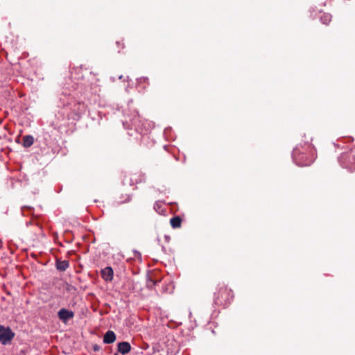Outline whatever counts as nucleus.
Segmentation results:
<instances>
[{
    "mask_svg": "<svg viewBox=\"0 0 355 355\" xmlns=\"http://www.w3.org/2000/svg\"><path fill=\"white\" fill-rule=\"evenodd\" d=\"M311 149V146H307L306 149H300L299 147H296L293 149L292 153V157L294 162L300 166H309L313 162V159L309 157L306 152Z\"/></svg>",
    "mask_w": 355,
    "mask_h": 355,
    "instance_id": "nucleus-1",
    "label": "nucleus"
},
{
    "mask_svg": "<svg viewBox=\"0 0 355 355\" xmlns=\"http://www.w3.org/2000/svg\"><path fill=\"white\" fill-rule=\"evenodd\" d=\"M232 298V291L229 289L227 286H222L220 288L218 293L214 294V304L225 306L230 303Z\"/></svg>",
    "mask_w": 355,
    "mask_h": 355,
    "instance_id": "nucleus-2",
    "label": "nucleus"
},
{
    "mask_svg": "<svg viewBox=\"0 0 355 355\" xmlns=\"http://www.w3.org/2000/svg\"><path fill=\"white\" fill-rule=\"evenodd\" d=\"M338 162L343 168L349 171L355 170V153L352 151L345 152L338 157Z\"/></svg>",
    "mask_w": 355,
    "mask_h": 355,
    "instance_id": "nucleus-3",
    "label": "nucleus"
},
{
    "mask_svg": "<svg viewBox=\"0 0 355 355\" xmlns=\"http://www.w3.org/2000/svg\"><path fill=\"white\" fill-rule=\"evenodd\" d=\"M15 337V333L10 327H5L0 325V343L2 345H8Z\"/></svg>",
    "mask_w": 355,
    "mask_h": 355,
    "instance_id": "nucleus-4",
    "label": "nucleus"
},
{
    "mask_svg": "<svg viewBox=\"0 0 355 355\" xmlns=\"http://www.w3.org/2000/svg\"><path fill=\"white\" fill-rule=\"evenodd\" d=\"M59 319L64 323H67L70 319L74 317V313L72 311L62 308L58 312Z\"/></svg>",
    "mask_w": 355,
    "mask_h": 355,
    "instance_id": "nucleus-5",
    "label": "nucleus"
},
{
    "mask_svg": "<svg viewBox=\"0 0 355 355\" xmlns=\"http://www.w3.org/2000/svg\"><path fill=\"white\" fill-rule=\"evenodd\" d=\"M113 270L111 267L107 266L101 270V277L105 282H110L113 279Z\"/></svg>",
    "mask_w": 355,
    "mask_h": 355,
    "instance_id": "nucleus-6",
    "label": "nucleus"
},
{
    "mask_svg": "<svg viewBox=\"0 0 355 355\" xmlns=\"http://www.w3.org/2000/svg\"><path fill=\"white\" fill-rule=\"evenodd\" d=\"M131 350V345L128 342L123 341L117 345V352L122 354H126Z\"/></svg>",
    "mask_w": 355,
    "mask_h": 355,
    "instance_id": "nucleus-7",
    "label": "nucleus"
},
{
    "mask_svg": "<svg viewBox=\"0 0 355 355\" xmlns=\"http://www.w3.org/2000/svg\"><path fill=\"white\" fill-rule=\"evenodd\" d=\"M140 119L139 115L135 114L133 117L130 118L129 121L126 120L125 122H123V124L125 126V124L127 123L128 125H131V128H135L137 131H138V128L139 127Z\"/></svg>",
    "mask_w": 355,
    "mask_h": 355,
    "instance_id": "nucleus-8",
    "label": "nucleus"
},
{
    "mask_svg": "<svg viewBox=\"0 0 355 355\" xmlns=\"http://www.w3.org/2000/svg\"><path fill=\"white\" fill-rule=\"evenodd\" d=\"M116 340V334L112 330H108L103 336V343L105 344H112Z\"/></svg>",
    "mask_w": 355,
    "mask_h": 355,
    "instance_id": "nucleus-9",
    "label": "nucleus"
},
{
    "mask_svg": "<svg viewBox=\"0 0 355 355\" xmlns=\"http://www.w3.org/2000/svg\"><path fill=\"white\" fill-rule=\"evenodd\" d=\"M55 266H56L57 270H58L59 271H61V272H64L69 268V261H67V260L62 261L60 259H57Z\"/></svg>",
    "mask_w": 355,
    "mask_h": 355,
    "instance_id": "nucleus-10",
    "label": "nucleus"
},
{
    "mask_svg": "<svg viewBox=\"0 0 355 355\" xmlns=\"http://www.w3.org/2000/svg\"><path fill=\"white\" fill-rule=\"evenodd\" d=\"M34 143V137L32 135H25L23 137V146L25 148L31 147Z\"/></svg>",
    "mask_w": 355,
    "mask_h": 355,
    "instance_id": "nucleus-11",
    "label": "nucleus"
},
{
    "mask_svg": "<svg viewBox=\"0 0 355 355\" xmlns=\"http://www.w3.org/2000/svg\"><path fill=\"white\" fill-rule=\"evenodd\" d=\"M182 219L180 216H176L171 218L170 223L173 228L180 227Z\"/></svg>",
    "mask_w": 355,
    "mask_h": 355,
    "instance_id": "nucleus-12",
    "label": "nucleus"
},
{
    "mask_svg": "<svg viewBox=\"0 0 355 355\" xmlns=\"http://www.w3.org/2000/svg\"><path fill=\"white\" fill-rule=\"evenodd\" d=\"M320 19L322 24H328L331 20V15L329 13H323Z\"/></svg>",
    "mask_w": 355,
    "mask_h": 355,
    "instance_id": "nucleus-13",
    "label": "nucleus"
},
{
    "mask_svg": "<svg viewBox=\"0 0 355 355\" xmlns=\"http://www.w3.org/2000/svg\"><path fill=\"white\" fill-rule=\"evenodd\" d=\"M148 80V78L147 77H141L137 79V82L139 84H141V83L146 82Z\"/></svg>",
    "mask_w": 355,
    "mask_h": 355,
    "instance_id": "nucleus-14",
    "label": "nucleus"
},
{
    "mask_svg": "<svg viewBox=\"0 0 355 355\" xmlns=\"http://www.w3.org/2000/svg\"><path fill=\"white\" fill-rule=\"evenodd\" d=\"M162 206L160 205V202H156L154 205V209L158 211V210H159L161 209Z\"/></svg>",
    "mask_w": 355,
    "mask_h": 355,
    "instance_id": "nucleus-15",
    "label": "nucleus"
},
{
    "mask_svg": "<svg viewBox=\"0 0 355 355\" xmlns=\"http://www.w3.org/2000/svg\"><path fill=\"white\" fill-rule=\"evenodd\" d=\"M100 349H101V347L98 345L95 344L93 345V350L94 352H98Z\"/></svg>",
    "mask_w": 355,
    "mask_h": 355,
    "instance_id": "nucleus-16",
    "label": "nucleus"
},
{
    "mask_svg": "<svg viewBox=\"0 0 355 355\" xmlns=\"http://www.w3.org/2000/svg\"><path fill=\"white\" fill-rule=\"evenodd\" d=\"M150 282L152 283V284H149L148 285V287H153V286H155L156 284V282L155 281H153L152 279H150Z\"/></svg>",
    "mask_w": 355,
    "mask_h": 355,
    "instance_id": "nucleus-17",
    "label": "nucleus"
},
{
    "mask_svg": "<svg viewBox=\"0 0 355 355\" xmlns=\"http://www.w3.org/2000/svg\"><path fill=\"white\" fill-rule=\"evenodd\" d=\"M135 254H138V256H141V254H140L139 252H137V251H135Z\"/></svg>",
    "mask_w": 355,
    "mask_h": 355,
    "instance_id": "nucleus-18",
    "label": "nucleus"
},
{
    "mask_svg": "<svg viewBox=\"0 0 355 355\" xmlns=\"http://www.w3.org/2000/svg\"><path fill=\"white\" fill-rule=\"evenodd\" d=\"M114 355H119L117 353L114 354Z\"/></svg>",
    "mask_w": 355,
    "mask_h": 355,
    "instance_id": "nucleus-19",
    "label": "nucleus"
}]
</instances>
